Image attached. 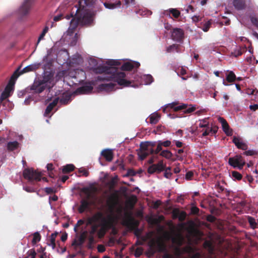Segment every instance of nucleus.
I'll return each instance as SVG.
<instances>
[{
    "instance_id": "63",
    "label": "nucleus",
    "mask_w": 258,
    "mask_h": 258,
    "mask_svg": "<svg viewBox=\"0 0 258 258\" xmlns=\"http://www.w3.org/2000/svg\"><path fill=\"white\" fill-rule=\"evenodd\" d=\"M250 109L252 110L255 111L258 109V105L257 104H254L253 105H250L249 106Z\"/></svg>"
},
{
    "instance_id": "41",
    "label": "nucleus",
    "mask_w": 258,
    "mask_h": 258,
    "mask_svg": "<svg viewBox=\"0 0 258 258\" xmlns=\"http://www.w3.org/2000/svg\"><path fill=\"white\" fill-rule=\"evenodd\" d=\"M251 21L252 23V24L254 25L258 29V20L257 19V18L254 17H251ZM253 35L257 39H258V33H257L256 32H254Z\"/></svg>"
},
{
    "instance_id": "18",
    "label": "nucleus",
    "mask_w": 258,
    "mask_h": 258,
    "mask_svg": "<svg viewBox=\"0 0 258 258\" xmlns=\"http://www.w3.org/2000/svg\"><path fill=\"white\" fill-rule=\"evenodd\" d=\"M171 37L174 41H180L183 37V31L180 28H175L173 30Z\"/></svg>"
},
{
    "instance_id": "15",
    "label": "nucleus",
    "mask_w": 258,
    "mask_h": 258,
    "mask_svg": "<svg viewBox=\"0 0 258 258\" xmlns=\"http://www.w3.org/2000/svg\"><path fill=\"white\" fill-rule=\"evenodd\" d=\"M14 87V83L10 82L6 86L4 91L2 93L0 97V102L5 99L8 97L13 92Z\"/></svg>"
},
{
    "instance_id": "39",
    "label": "nucleus",
    "mask_w": 258,
    "mask_h": 258,
    "mask_svg": "<svg viewBox=\"0 0 258 258\" xmlns=\"http://www.w3.org/2000/svg\"><path fill=\"white\" fill-rule=\"evenodd\" d=\"M41 239L40 235L38 232H35L33 234V238L32 242L33 244H36Z\"/></svg>"
},
{
    "instance_id": "11",
    "label": "nucleus",
    "mask_w": 258,
    "mask_h": 258,
    "mask_svg": "<svg viewBox=\"0 0 258 258\" xmlns=\"http://www.w3.org/2000/svg\"><path fill=\"white\" fill-rule=\"evenodd\" d=\"M228 163L233 168L242 169L245 162L241 155H236L229 158Z\"/></svg>"
},
{
    "instance_id": "17",
    "label": "nucleus",
    "mask_w": 258,
    "mask_h": 258,
    "mask_svg": "<svg viewBox=\"0 0 258 258\" xmlns=\"http://www.w3.org/2000/svg\"><path fill=\"white\" fill-rule=\"evenodd\" d=\"M140 65L139 62L129 60L122 65L121 69L124 71H130L135 68H138Z\"/></svg>"
},
{
    "instance_id": "27",
    "label": "nucleus",
    "mask_w": 258,
    "mask_h": 258,
    "mask_svg": "<svg viewBox=\"0 0 258 258\" xmlns=\"http://www.w3.org/2000/svg\"><path fill=\"white\" fill-rule=\"evenodd\" d=\"M89 203L87 200H83L81 202V205L79 208V212L80 213H83L89 208Z\"/></svg>"
},
{
    "instance_id": "19",
    "label": "nucleus",
    "mask_w": 258,
    "mask_h": 258,
    "mask_svg": "<svg viewBox=\"0 0 258 258\" xmlns=\"http://www.w3.org/2000/svg\"><path fill=\"white\" fill-rule=\"evenodd\" d=\"M233 142L238 149L243 150H246L247 149L246 144L244 143L240 138L234 137Z\"/></svg>"
},
{
    "instance_id": "60",
    "label": "nucleus",
    "mask_w": 258,
    "mask_h": 258,
    "mask_svg": "<svg viewBox=\"0 0 258 258\" xmlns=\"http://www.w3.org/2000/svg\"><path fill=\"white\" fill-rule=\"evenodd\" d=\"M193 176V173L191 171L188 172L185 174V178L186 179H190Z\"/></svg>"
},
{
    "instance_id": "7",
    "label": "nucleus",
    "mask_w": 258,
    "mask_h": 258,
    "mask_svg": "<svg viewBox=\"0 0 258 258\" xmlns=\"http://www.w3.org/2000/svg\"><path fill=\"white\" fill-rule=\"evenodd\" d=\"M178 104L177 102H173L171 103L165 105V107L163 108V111L165 112L166 109L167 108H170L172 109L174 111H177L179 110L184 109V113H189L196 110V106L192 105H187L186 104H181L178 106H176Z\"/></svg>"
},
{
    "instance_id": "54",
    "label": "nucleus",
    "mask_w": 258,
    "mask_h": 258,
    "mask_svg": "<svg viewBox=\"0 0 258 258\" xmlns=\"http://www.w3.org/2000/svg\"><path fill=\"white\" fill-rule=\"evenodd\" d=\"M157 159V154L153 155L152 157L149 160L148 162L150 164L153 163Z\"/></svg>"
},
{
    "instance_id": "61",
    "label": "nucleus",
    "mask_w": 258,
    "mask_h": 258,
    "mask_svg": "<svg viewBox=\"0 0 258 258\" xmlns=\"http://www.w3.org/2000/svg\"><path fill=\"white\" fill-rule=\"evenodd\" d=\"M51 50L49 49L47 50V55L46 56H45L43 58V60H42V62H45V61H46V60L47 59V58L48 57V56L51 53Z\"/></svg>"
},
{
    "instance_id": "24",
    "label": "nucleus",
    "mask_w": 258,
    "mask_h": 258,
    "mask_svg": "<svg viewBox=\"0 0 258 258\" xmlns=\"http://www.w3.org/2000/svg\"><path fill=\"white\" fill-rule=\"evenodd\" d=\"M170 14H172L174 18H177L179 16L180 13L176 9H169L163 12V15L168 16L169 18H171Z\"/></svg>"
},
{
    "instance_id": "48",
    "label": "nucleus",
    "mask_w": 258,
    "mask_h": 258,
    "mask_svg": "<svg viewBox=\"0 0 258 258\" xmlns=\"http://www.w3.org/2000/svg\"><path fill=\"white\" fill-rule=\"evenodd\" d=\"M248 222L250 225V226L253 228H254L256 226V222L255 220L251 217H248Z\"/></svg>"
},
{
    "instance_id": "53",
    "label": "nucleus",
    "mask_w": 258,
    "mask_h": 258,
    "mask_svg": "<svg viewBox=\"0 0 258 258\" xmlns=\"http://www.w3.org/2000/svg\"><path fill=\"white\" fill-rule=\"evenodd\" d=\"M162 150V145H161V144L160 143V142L158 141V146L157 147V148L156 149V150L154 151V153H155V154H157L158 153H159Z\"/></svg>"
},
{
    "instance_id": "56",
    "label": "nucleus",
    "mask_w": 258,
    "mask_h": 258,
    "mask_svg": "<svg viewBox=\"0 0 258 258\" xmlns=\"http://www.w3.org/2000/svg\"><path fill=\"white\" fill-rule=\"evenodd\" d=\"M94 235H91L89 237L88 240L89 242V247L91 248V244H93L94 243Z\"/></svg>"
},
{
    "instance_id": "16",
    "label": "nucleus",
    "mask_w": 258,
    "mask_h": 258,
    "mask_svg": "<svg viewBox=\"0 0 258 258\" xmlns=\"http://www.w3.org/2000/svg\"><path fill=\"white\" fill-rule=\"evenodd\" d=\"M218 120L221 123L222 129L224 133L227 136H231L232 134V131L229 127L226 120L221 117H218Z\"/></svg>"
},
{
    "instance_id": "58",
    "label": "nucleus",
    "mask_w": 258,
    "mask_h": 258,
    "mask_svg": "<svg viewBox=\"0 0 258 258\" xmlns=\"http://www.w3.org/2000/svg\"><path fill=\"white\" fill-rule=\"evenodd\" d=\"M79 172L82 173V175L87 176L88 175V172L84 168H80L79 169Z\"/></svg>"
},
{
    "instance_id": "13",
    "label": "nucleus",
    "mask_w": 258,
    "mask_h": 258,
    "mask_svg": "<svg viewBox=\"0 0 258 258\" xmlns=\"http://www.w3.org/2000/svg\"><path fill=\"white\" fill-rule=\"evenodd\" d=\"M31 7V1L25 0L19 9L20 14L22 16H25L27 15L30 11Z\"/></svg>"
},
{
    "instance_id": "38",
    "label": "nucleus",
    "mask_w": 258,
    "mask_h": 258,
    "mask_svg": "<svg viewBox=\"0 0 258 258\" xmlns=\"http://www.w3.org/2000/svg\"><path fill=\"white\" fill-rule=\"evenodd\" d=\"M183 152L184 151L183 149H179L178 150L176 155L177 160L182 161L184 159L185 155V154H183Z\"/></svg>"
},
{
    "instance_id": "25",
    "label": "nucleus",
    "mask_w": 258,
    "mask_h": 258,
    "mask_svg": "<svg viewBox=\"0 0 258 258\" xmlns=\"http://www.w3.org/2000/svg\"><path fill=\"white\" fill-rule=\"evenodd\" d=\"M101 155L107 161L110 162L113 159V154L112 150L105 149L102 151Z\"/></svg>"
},
{
    "instance_id": "6",
    "label": "nucleus",
    "mask_w": 258,
    "mask_h": 258,
    "mask_svg": "<svg viewBox=\"0 0 258 258\" xmlns=\"http://www.w3.org/2000/svg\"><path fill=\"white\" fill-rule=\"evenodd\" d=\"M53 74L49 72H45L42 80H36L31 87L34 92L40 93L45 88L50 89L54 84Z\"/></svg>"
},
{
    "instance_id": "55",
    "label": "nucleus",
    "mask_w": 258,
    "mask_h": 258,
    "mask_svg": "<svg viewBox=\"0 0 258 258\" xmlns=\"http://www.w3.org/2000/svg\"><path fill=\"white\" fill-rule=\"evenodd\" d=\"M157 159V154L153 155L152 157L149 160L148 162L150 164L153 163Z\"/></svg>"
},
{
    "instance_id": "29",
    "label": "nucleus",
    "mask_w": 258,
    "mask_h": 258,
    "mask_svg": "<svg viewBox=\"0 0 258 258\" xmlns=\"http://www.w3.org/2000/svg\"><path fill=\"white\" fill-rule=\"evenodd\" d=\"M145 85H150L153 82V78L150 75H144L141 77Z\"/></svg>"
},
{
    "instance_id": "47",
    "label": "nucleus",
    "mask_w": 258,
    "mask_h": 258,
    "mask_svg": "<svg viewBox=\"0 0 258 258\" xmlns=\"http://www.w3.org/2000/svg\"><path fill=\"white\" fill-rule=\"evenodd\" d=\"M231 175L235 179L240 180L242 178L241 174L237 171H232L231 172Z\"/></svg>"
},
{
    "instance_id": "31",
    "label": "nucleus",
    "mask_w": 258,
    "mask_h": 258,
    "mask_svg": "<svg viewBox=\"0 0 258 258\" xmlns=\"http://www.w3.org/2000/svg\"><path fill=\"white\" fill-rule=\"evenodd\" d=\"M71 95L70 94L67 93L63 94L62 97L60 100V103L61 104H67L71 100Z\"/></svg>"
},
{
    "instance_id": "21",
    "label": "nucleus",
    "mask_w": 258,
    "mask_h": 258,
    "mask_svg": "<svg viewBox=\"0 0 258 258\" xmlns=\"http://www.w3.org/2000/svg\"><path fill=\"white\" fill-rule=\"evenodd\" d=\"M93 90V87L91 84H88L78 88L76 91L77 94H88L91 92Z\"/></svg>"
},
{
    "instance_id": "5",
    "label": "nucleus",
    "mask_w": 258,
    "mask_h": 258,
    "mask_svg": "<svg viewBox=\"0 0 258 258\" xmlns=\"http://www.w3.org/2000/svg\"><path fill=\"white\" fill-rule=\"evenodd\" d=\"M171 241V248L175 255L168 254L166 256L167 258H180L182 254L190 253L192 251V248L189 244L181 247L184 242V239L182 236L180 235L174 236L172 238Z\"/></svg>"
},
{
    "instance_id": "59",
    "label": "nucleus",
    "mask_w": 258,
    "mask_h": 258,
    "mask_svg": "<svg viewBox=\"0 0 258 258\" xmlns=\"http://www.w3.org/2000/svg\"><path fill=\"white\" fill-rule=\"evenodd\" d=\"M199 212V209L196 207H195V206H192L191 208V213L192 214H197Z\"/></svg>"
},
{
    "instance_id": "37",
    "label": "nucleus",
    "mask_w": 258,
    "mask_h": 258,
    "mask_svg": "<svg viewBox=\"0 0 258 258\" xmlns=\"http://www.w3.org/2000/svg\"><path fill=\"white\" fill-rule=\"evenodd\" d=\"M199 121V126L200 127L205 128L210 124L209 121H208V118H205L203 119H200Z\"/></svg>"
},
{
    "instance_id": "23",
    "label": "nucleus",
    "mask_w": 258,
    "mask_h": 258,
    "mask_svg": "<svg viewBox=\"0 0 258 258\" xmlns=\"http://www.w3.org/2000/svg\"><path fill=\"white\" fill-rule=\"evenodd\" d=\"M58 100L59 98L58 97L55 98L53 101L48 105L44 114V115L45 116H51V115H50L49 114L53 109V108L57 105V104L58 102Z\"/></svg>"
},
{
    "instance_id": "45",
    "label": "nucleus",
    "mask_w": 258,
    "mask_h": 258,
    "mask_svg": "<svg viewBox=\"0 0 258 258\" xmlns=\"http://www.w3.org/2000/svg\"><path fill=\"white\" fill-rule=\"evenodd\" d=\"M211 25V21H208L206 22L204 24L203 27H202V29L204 32H207L209 30V28H210Z\"/></svg>"
},
{
    "instance_id": "46",
    "label": "nucleus",
    "mask_w": 258,
    "mask_h": 258,
    "mask_svg": "<svg viewBox=\"0 0 258 258\" xmlns=\"http://www.w3.org/2000/svg\"><path fill=\"white\" fill-rule=\"evenodd\" d=\"M257 151L254 150H249L247 151H245L243 154L246 156H253L254 155H257Z\"/></svg>"
},
{
    "instance_id": "22",
    "label": "nucleus",
    "mask_w": 258,
    "mask_h": 258,
    "mask_svg": "<svg viewBox=\"0 0 258 258\" xmlns=\"http://www.w3.org/2000/svg\"><path fill=\"white\" fill-rule=\"evenodd\" d=\"M58 100L59 98L58 97L55 98L53 101L48 105L44 114V115L45 116H51V115H50L49 114L53 109V108L57 105V104L58 102Z\"/></svg>"
},
{
    "instance_id": "51",
    "label": "nucleus",
    "mask_w": 258,
    "mask_h": 258,
    "mask_svg": "<svg viewBox=\"0 0 258 258\" xmlns=\"http://www.w3.org/2000/svg\"><path fill=\"white\" fill-rule=\"evenodd\" d=\"M159 142H160V143L161 144V145L162 146H163L166 147H169L171 145V142L170 141L167 140V141H164V142L159 141Z\"/></svg>"
},
{
    "instance_id": "35",
    "label": "nucleus",
    "mask_w": 258,
    "mask_h": 258,
    "mask_svg": "<svg viewBox=\"0 0 258 258\" xmlns=\"http://www.w3.org/2000/svg\"><path fill=\"white\" fill-rule=\"evenodd\" d=\"M160 155L167 159H171L173 155L170 151L167 150L162 151Z\"/></svg>"
},
{
    "instance_id": "32",
    "label": "nucleus",
    "mask_w": 258,
    "mask_h": 258,
    "mask_svg": "<svg viewBox=\"0 0 258 258\" xmlns=\"http://www.w3.org/2000/svg\"><path fill=\"white\" fill-rule=\"evenodd\" d=\"M121 3L120 1H118L116 3H105L104 6L105 7L108 9H114L118 8L120 6Z\"/></svg>"
},
{
    "instance_id": "34",
    "label": "nucleus",
    "mask_w": 258,
    "mask_h": 258,
    "mask_svg": "<svg viewBox=\"0 0 258 258\" xmlns=\"http://www.w3.org/2000/svg\"><path fill=\"white\" fill-rule=\"evenodd\" d=\"M228 73L226 75V80L228 82H233L236 79V76L232 71H227Z\"/></svg>"
},
{
    "instance_id": "8",
    "label": "nucleus",
    "mask_w": 258,
    "mask_h": 258,
    "mask_svg": "<svg viewBox=\"0 0 258 258\" xmlns=\"http://www.w3.org/2000/svg\"><path fill=\"white\" fill-rule=\"evenodd\" d=\"M155 145L154 142H146L141 143L140 145V151L138 155L141 160H144L148 155L154 153L153 147Z\"/></svg>"
},
{
    "instance_id": "33",
    "label": "nucleus",
    "mask_w": 258,
    "mask_h": 258,
    "mask_svg": "<svg viewBox=\"0 0 258 258\" xmlns=\"http://www.w3.org/2000/svg\"><path fill=\"white\" fill-rule=\"evenodd\" d=\"M160 116L158 113L154 112L149 116L150 122L152 124H156L159 120Z\"/></svg>"
},
{
    "instance_id": "14",
    "label": "nucleus",
    "mask_w": 258,
    "mask_h": 258,
    "mask_svg": "<svg viewBox=\"0 0 258 258\" xmlns=\"http://www.w3.org/2000/svg\"><path fill=\"white\" fill-rule=\"evenodd\" d=\"M165 167L163 161H160L157 164H152L148 168V172L150 173L154 172H160L163 171Z\"/></svg>"
},
{
    "instance_id": "2",
    "label": "nucleus",
    "mask_w": 258,
    "mask_h": 258,
    "mask_svg": "<svg viewBox=\"0 0 258 258\" xmlns=\"http://www.w3.org/2000/svg\"><path fill=\"white\" fill-rule=\"evenodd\" d=\"M89 68L96 72L103 73L102 76H99L98 80L114 81L117 82L118 85L123 87H129L131 86V82L125 79L124 73L118 72L116 70L115 66L121 64L120 60L110 59L106 61V64L109 67H101L98 64L97 60L95 58H90L88 60ZM136 87L137 86H132Z\"/></svg>"
},
{
    "instance_id": "36",
    "label": "nucleus",
    "mask_w": 258,
    "mask_h": 258,
    "mask_svg": "<svg viewBox=\"0 0 258 258\" xmlns=\"http://www.w3.org/2000/svg\"><path fill=\"white\" fill-rule=\"evenodd\" d=\"M74 166L73 164H68L62 167V172L63 173H68L73 171L74 169Z\"/></svg>"
},
{
    "instance_id": "10",
    "label": "nucleus",
    "mask_w": 258,
    "mask_h": 258,
    "mask_svg": "<svg viewBox=\"0 0 258 258\" xmlns=\"http://www.w3.org/2000/svg\"><path fill=\"white\" fill-rule=\"evenodd\" d=\"M23 176L25 179L30 182H33V181H40L41 174L33 169H26L23 171Z\"/></svg>"
},
{
    "instance_id": "64",
    "label": "nucleus",
    "mask_w": 258,
    "mask_h": 258,
    "mask_svg": "<svg viewBox=\"0 0 258 258\" xmlns=\"http://www.w3.org/2000/svg\"><path fill=\"white\" fill-rule=\"evenodd\" d=\"M61 17V15L55 16L54 17V18H53V21L54 22L58 21L59 20H60Z\"/></svg>"
},
{
    "instance_id": "9",
    "label": "nucleus",
    "mask_w": 258,
    "mask_h": 258,
    "mask_svg": "<svg viewBox=\"0 0 258 258\" xmlns=\"http://www.w3.org/2000/svg\"><path fill=\"white\" fill-rule=\"evenodd\" d=\"M40 66L41 63L35 62L25 67L22 70H20V68H18L12 76V79H14L16 80L20 75L23 74L35 71L38 69Z\"/></svg>"
},
{
    "instance_id": "3",
    "label": "nucleus",
    "mask_w": 258,
    "mask_h": 258,
    "mask_svg": "<svg viewBox=\"0 0 258 258\" xmlns=\"http://www.w3.org/2000/svg\"><path fill=\"white\" fill-rule=\"evenodd\" d=\"M83 61L82 57L79 55H75L72 58L71 62V67L68 71L59 72L58 75L64 76L63 82L70 86H73L76 85L78 83H81L86 78V74L82 69H72L75 68L74 64H80Z\"/></svg>"
},
{
    "instance_id": "43",
    "label": "nucleus",
    "mask_w": 258,
    "mask_h": 258,
    "mask_svg": "<svg viewBox=\"0 0 258 258\" xmlns=\"http://www.w3.org/2000/svg\"><path fill=\"white\" fill-rule=\"evenodd\" d=\"M55 236L56 235L54 234H52L50 236V243L49 244V245L51 246L53 249L55 248Z\"/></svg>"
},
{
    "instance_id": "1",
    "label": "nucleus",
    "mask_w": 258,
    "mask_h": 258,
    "mask_svg": "<svg viewBox=\"0 0 258 258\" xmlns=\"http://www.w3.org/2000/svg\"><path fill=\"white\" fill-rule=\"evenodd\" d=\"M93 3V0H79L78 7L75 17L70 22V27L63 34L62 38L72 45L76 44L78 37L75 32V29L79 24L89 25L93 22L94 14L90 9Z\"/></svg>"
},
{
    "instance_id": "42",
    "label": "nucleus",
    "mask_w": 258,
    "mask_h": 258,
    "mask_svg": "<svg viewBox=\"0 0 258 258\" xmlns=\"http://www.w3.org/2000/svg\"><path fill=\"white\" fill-rule=\"evenodd\" d=\"M177 48H178L177 45L173 44V45H171L166 48V51L167 52H174V51L178 52Z\"/></svg>"
},
{
    "instance_id": "26",
    "label": "nucleus",
    "mask_w": 258,
    "mask_h": 258,
    "mask_svg": "<svg viewBox=\"0 0 258 258\" xmlns=\"http://www.w3.org/2000/svg\"><path fill=\"white\" fill-rule=\"evenodd\" d=\"M205 128V130L202 134V136L205 137L208 135H212L217 132V128L213 127L212 125H208Z\"/></svg>"
},
{
    "instance_id": "4",
    "label": "nucleus",
    "mask_w": 258,
    "mask_h": 258,
    "mask_svg": "<svg viewBox=\"0 0 258 258\" xmlns=\"http://www.w3.org/2000/svg\"><path fill=\"white\" fill-rule=\"evenodd\" d=\"M112 218L111 216L107 218L103 216L101 213H97L92 217L88 218L87 225L91 226L90 234L97 233L99 238L104 236L107 230L112 225Z\"/></svg>"
},
{
    "instance_id": "62",
    "label": "nucleus",
    "mask_w": 258,
    "mask_h": 258,
    "mask_svg": "<svg viewBox=\"0 0 258 258\" xmlns=\"http://www.w3.org/2000/svg\"><path fill=\"white\" fill-rule=\"evenodd\" d=\"M174 142H175L176 146L178 148L181 147L182 146V143L180 141L174 140Z\"/></svg>"
},
{
    "instance_id": "20",
    "label": "nucleus",
    "mask_w": 258,
    "mask_h": 258,
    "mask_svg": "<svg viewBox=\"0 0 258 258\" xmlns=\"http://www.w3.org/2000/svg\"><path fill=\"white\" fill-rule=\"evenodd\" d=\"M87 233L86 231H83L81 235L78 236L77 238L73 241L72 245L75 246H80L82 245L86 239Z\"/></svg>"
},
{
    "instance_id": "57",
    "label": "nucleus",
    "mask_w": 258,
    "mask_h": 258,
    "mask_svg": "<svg viewBox=\"0 0 258 258\" xmlns=\"http://www.w3.org/2000/svg\"><path fill=\"white\" fill-rule=\"evenodd\" d=\"M97 249L99 252H103L105 250V247L103 245H98Z\"/></svg>"
},
{
    "instance_id": "49",
    "label": "nucleus",
    "mask_w": 258,
    "mask_h": 258,
    "mask_svg": "<svg viewBox=\"0 0 258 258\" xmlns=\"http://www.w3.org/2000/svg\"><path fill=\"white\" fill-rule=\"evenodd\" d=\"M171 168L170 167H168L165 170L164 172V176L167 178H170L171 176V173L170 172Z\"/></svg>"
},
{
    "instance_id": "30",
    "label": "nucleus",
    "mask_w": 258,
    "mask_h": 258,
    "mask_svg": "<svg viewBox=\"0 0 258 258\" xmlns=\"http://www.w3.org/2000/svg\"><path fill=\"white\" fill-rule=\"evenodd\" d=\"M233 5L237 10H242L244 8V0H234Z\"/></svg>"
},
{
    "instance_id": "52",
    "label": "nucleus",
    "mask_w": 258,
    "mask_h": 258,
    "mask_svg": "<svg viewBox=\"0 0 258 258\" xmlns=\"http://www.w3.org/2000/svg\"><path fill=\"white\" fill-rule=\"evenodd\" d=\"M186 70L184 68H181L179 69L178 71L177 72V74L178 75H182L183 76L186 74Z\"/></svg>"
},
{
    "instance_id": "50",
    "label": "nucleus",
    "mask_w": 258,
    "mask_h": 258,
    "mask_svg": "<svg viewBox=\"0 0 258 258\" xmlns=\"http://www.w3.org/2000/svg\"><path fill=\"white\" fill-rule=\"evenodd\" d=\"M28 257L30 258H35L36 255V253L34 249L29 250L28 252Z\"/></svg>"
},
{
    "instance_id": "44",
    "label": "nucleus",
    "mask_w": 258,
    "mask_h": 258,
    "mask_svg": "<svg viewBox=\"0 0 258 258\" xmlns=\"http://www.w3.org/2000/svg\"><path fill=\"white\" fill-rule=\"evenodd\" d=\"M137 14L142 16H148L151 15L152 12L149 10L144 11L143 10H140L138 12Z\"/></svg>"
},
{
    "instance_id": "12",
    "label": "nucleus",
    "mask_w": 258,
    "mask_h": 258,
    "mask_svg": "<svg viewBox=\"0 0 258 258\" xmlns=\"http://www.w3.org/2000/svg\"><path fill=\"white\" fill-rule=\"evenodd\" d=\"M118 88L116 84L112 82L104 83L98 86V91L101 92H110L113 91Z\"/></svg>"
},
{
    "instance_id": "40",
    "label": "nucleus",
    "mask_w": 258,
    "mask_h": 258,
    "mask_svg": "<svg viewBox=\"0 0 258 258\" xmlns=\"http://www.w3.org/2000/svg\"><path fill=\"white\" fill-rule=\"evenodd\" d=\"M48 27L47 26H46L43 29L41 34L39 36L38 39L37 44H38L39 43V42L44 38L45 35L48 32Z\"/></svg>"
},
{
    "instance_id": "28",
    "label": "nucleus",
    "mask_w": 258,
    "mask_h": 258,
    "mask_svg": "<svg viewBox=\"0 0 258 258\" xmlns=\"http://www.w3.org/2000/svg\"><path fill=\"white\" fill-rule=\"evenodd\" d=\"M20 144L17 141L9 142L7 144V149L9 151H14L19 147Z\"/></svg>"
}]
</instances>
